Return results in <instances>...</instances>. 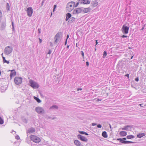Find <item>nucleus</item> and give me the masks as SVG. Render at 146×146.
<instances>
[{
    "instance_id": "1",
    "label": "nucleus",
    "mask_w": 146,
    "mask_h": 146,
    "mask_svg": "<svg viewBox=\"0 0 146 146\" xmlns=\"http://www.w3.org/2000/svg\"><path fill=\"white\" fill-rule=\"evenodd\" d=\"M75 3L73 1H71L68 3L66 6V10L68 12H70L73 10L74 7Z\"/></svg>"
},
{
    "instance_id": "2",
    "label": "nucleus",
    "mask_w": 146,
    "mask_h": 146,
    "mask_svg": "<svg viewBox=\"0 0 146 146\" xmlns=\"http://www.w3.org/2000/svg\"><path fill=\"white\" fill-rule=\"evenodd\" d=\"M62 33L61 32L58 33L55 35L54 39H55L54 44L56 43L58 41L61 40L62 37Z\"/></svg>"
},
{
    "instance_id": "3",
    "label": "nucleus",
    "mask_w": 146,
    "mask_h": 146,
    "mask_svg": "<svg viewBox=\"0 0 146 146\" xmlns=\"http://www.w3.org/2000/svg\"><path fill=\"white\" fill-rule=\"evenodd\" d=\"M29 83L30 86L34 89L38 88L39 87L38 84L33 80H29Z\"/></svg>"
},
{
    "instance_id": "4",
    "label": "nucleus",
    "mask_w": 146,
    "mask_h": 146,
    "mask_svg": "<svg viewBox=\"0 0 146 146\" xmlns=\"http://www.w3.org/2000/svg\"><path fill=\"white\" fill-rule=\"evenodd\" d=\"M31 140L36 143H38L41 141V139L38 137L34 135H31L30 137Z\"/></svg>"
},
{
    "instance_id": "5",
    "label": "nucleus",
    "mask_w": 146,
    "mask_h": 146,
    "mask_svg": "<svg viewBox=\"0 0 146 146\" xmlns=\"http://www.w3.org/2000/svg\"><path fill=\"white\" fill-rule=\"evenodd\" d=\"M13 50L12 47L8 46L5 48L4 52L5 54L8 55L12 52Z\"/></svg>"
},
{
    "instance_id": "6",
    "label": "nucleus",
    "mask_w": 146,
    "mask_h": 146,
    "mask_svg": "<svg viewBox=\"0 0 146 146\" xmlns=\"http://www.w3.org/2000/svg\"><path fill=\"white\" fill-rule=\"evenodd\" d=\"M35 110L36 112L40 114H43L45 113L44 109L40 107H36L35 108Z\"/></svg>"
},
{
    "instance_id": "7",
    "label": "nucleus",
    "mask_w": 146,
    "mask_h": 146,
    "mask_svg": "<svg viewBox=\"0 0 146 146\" xmlns=\"http://www.w3.org/2000/svg\"><path fill=\"white\" fill-rule=\"evenodd\" d=\"M129 27L126 26V25L125 24L122 26L121 31L123 34H127L128 33Z\"/></svg>"
},
{
    "instance_id": "8",
    "label": "nucleus",
    "mask_w": 146,
    "mask_h": 146,
    "mask_svg": "<svg viewBox=\"0 0 146 146\" xmlns=\"http://www.w3.org/2000/svg\"><path fill=\"white\" fill-rule=\"evenodd\" d=\"M22 79L21 77H16L14 78V82L17 85L21 84L22 82Z\"/></svg>"
},
{
    "instance_id": "9",
    "label": "nucleus",
    "mask_w": 146,
    "mask_h": 146,
    "mask_svg": "<svg viewBox=\"0 0 146 146\" xmlns=\"http://www.w3.org/2000/svg\"><path fill=\"white\" fill-rule=\"evenodd\" d=\"M117 140L119 141L121 143L123 144H129L130 143H134L135 142L133 141H127L123 140L121 139V138H118L117 139Z\"/></svg>"
},
{
    "instance_id": "10",
    "label": "nucleus",
    "mask_w": 146,
    "mask_h": 146,
    "mask_svg": "<svg viewBox=\"0 0 146 146\" xmlns=\"http://www.w3.org/2000/svg\"><path fill=\"white\" fill-rule=\"evenodd\" d=\"M27 15L29 17H31L33 13V10L32 7H29L27 9Z\"/></svg>"
},
{
    "instance_id": "11",
    "label": "nucleus",
    "mask_w": 146,
    "mask_h": 146,
    "mask_svg": "<svg viewBox=\"0 0 146 146\" xmlns=\"http://www.w3.org/2000/svg\"><path fill=\"white\" fill-rule=\"evenodd\" d=\"M83 7L82 8H79L75 9L73 12V14H78L80 13L82 11Z\"/></svg>"
},
{
    "instance_id": "12",
    "label": "nucleus",
    "mask_w": 146,
    "mask_h": 146,
    "mask_svg": "<svg viewBox=\"0 0 146 146\" xmlns=\"http://www.w3.org/2000/svg\"><path fill=\"white\" fill-rule=\"evenodd\" d=\"M77 137L78 139L82 141L86 142L88 141V140L86 138L80 134H78L77 136Z\"/></svg>"
},
{
    "instance_id": "13",
    "label": "nucleus",
    "mask_w": 146,
    "mask_h": 146,
    "mask_svg": "<svg viewBox=\"0 0 146 146\" xmlns=\"http://www.w3.org/2000/svg\"><path fill=\"white\" fill-rule=\"evenodd\" d=\"M81 4H89L90 3V1L88 0H78Z\"/></svg>"
},
{
    "instance_id": "14",
    "label": "nucleus",
    "mask_w": 146,
    "mask_h": 146,
    "mask_svg": "<svg viewBox=\"0 0 146 146\" xmlns=\"http://www.w3.org/2000/svg\"><path fill=\"white\" fill-rule=\"evenodd\" d=\"M132 127V126L127 125L124 127L121 128L123 130H129V129H131Z\"/></svg>"
},
{
    "instance_id": "15",
    "label": "nucleus",
    "mask_w": 146,
    "mask_h": 146,
    "mask_svg": "<svg viewBox=\"0 0 146 146\" xmlns=\"http://www.w3.org/2000/svg\"><path fill=\"white\" fill-rule=\"evenodd\" d=\"M6 26L5 21H2L1 24V28L2 29H4Z\"/></svg>"
},
{
    "instance_id": "16",
    "label": "nucleus",
    "mask_w": 146,
    "mask_h": 146,
    "mask_svg": "<svg viewBox=\"0 0 146 146\" xmlns=\"http://www.w3.org/2000/svg\"><path fill=\"white\" fill-rule=\"evenodd\" d=\"M74 143L77 146H82V145H81V144L80 141L77 140H74Z\"/></svg>"
},
{
    "instance_id": "17",
    "label": "nucleus",
    "mask_w": 146,
    "mask_h": 146,
    "mask_svg": "<svg viewBox=\"0 0 146 146\" xmlns=\"http://www.w3.org/2000/svg\"><path fill=\"white\" fill-rule=\"evenodd\" d=\"M91 10V9L89 7L84 8L83 10V12L84 13H87L90 12Z\"/></svg>"
},
{
    "instance_id": "18",
    "label": "nucleus",
    "mask_w": 146,
    "mask_h": 146,
    "mask_svg": "<svg viewBox=\"0 0 146 146\" xmlns=\"http://www.w3.org/2000/svg\"><path fill=\"white\" fill-rule=\"evenodd\" d=\"M16 75V72L15 70H12L10 74V77L11 78L13 76H15Z\"/></svg>"
},
{
    "instance_id": "19",
    "label": "nucleus",
    "mask_w": 146,
    "mask_h": 146,
    "mask_svg": "<svg viewBox=\"0 0 146 146\" xmlns=\"http://www.w3.org/2000/svg\"><path fill=\"white\" fill-rule=\"evenodd\" d=\"M119 134L122 136H125L127 135V133L125 131H121L119 133Z\"/></svg>"
},
{
    "instance_id": "20",
    "label": "nucleus",
    "mask_w": 146,
    "mask_h": 146,
    "mask_svg": "<svg viewBox=\"0 0 146 146\" xmlns=\"http://www.w3.org/2000/svg\"><path fill=\"white\" fill-rule=\"evenodd\" d=\"M71 16L72 15L70 13H67L66 14V17L65 19L66 21H68L69 19L71 17Z\"/></svg>"
},
{
    "instance_id": "21",
    "label": "nucleus",
    "mask_w": 146,
    "mask_h": 146,
    "mask_svg": "<svg viewBox=\"0 0 146 146\" xmlns=\"http://www.w3.org/2000/svg\"><path fill=\"white\" fill-rule=\"evenodd\" d=\"M35 131V129L33 127H31L28 129V132L29 133H31L34 132Z\"/></svg>"
},
{
    "instance_id": "22",
    "label": "nucleus",
    "mask_w": 146,
    "mask_h": 146,
    "mask_svg": "<svg viewBox=\"0 0 146 146\" xmlns=\"http://www.w3.org/2000/svg\"><path fill=\"white\" fill-rule=\"evenodd\" d=\"M102 135L103 137L105 138H107L108 137L107 132L106 131H104L102 132Z\"/></svg>"
},
{
    "instance_id": "23",
    "label": "nucleus",
    "mask_w": 146,
    "mask_h": 146,
    "mask_svg": "<svg viewBox=\"0 0 146 146\" xmlns=\"http://www.w3.org/2000/svg\"><path fill=\"white\" fill-rule=\"evenodd\" d=\"M58 106L56 105H53L50 108V110L52 109H58Z\"/></svg>"
},
{
    "instance_id": "24",
    "label": "nucleus",
    "mask_w": 146,
    "mask_h": 146,
    "mask_svg": "<svg viewBox=\"0 0 146 146\" xmlns=\"http://www.w3.org/2000/svg\"><path fill=\"white\" fill-rule=\"evenodd\" d=\"M91 3L92 4V6L94 7L98 5V3L96 1H94L92 2Z\"/></svg>"
},
{
    "instance_id": "25",
    "label": "nucleus",
    "mask_w": 146,
    "mask_h": 146,
    "mask_svg": "<svg viewBox=\"0 0 146 146\" xmlns=\"http://www.w3.org/2000/svg\"><path fill=\"white\" fill-rule=\"evenodd\" d=\"M145 134L144 133H139L137 135V137L138 138H141L144 136Z\"/></svg>"
},
{
    "instance_id": "26",
    "label": "nucleus",
    "mask_w": 146,
    "mask_h": 146,
    "mask_svg": "<svg viewBox=\"0 0 146 146\" xmlns=\"http://www.w3.org/2000/svg\"><path fill=\"white\" fill-rule=\"evenodd\" d=\"M75 20V18L74 17H72L71 18L68 22L69 23H71L73 22Z\"/></svg>"
},
{
    "instance_id": "27",
    "label": "nucleus",
    "mask_w": 146,
    "mask_h": 146,
    "mask_svg": "<svg viewBox=\"0 0 146 146\" xmlns=\"http://www.w3.org/2000/svg\"><path fill=\"white\" fill-rule=\"evenodd\" d=\"M1 91L2 92H4L6 90V88L3 86H2L0 87Z\"/></svg>"
},
{
    "instance_id": "28",
    "label": "nucleus",
    "mask_w": 146,
    "mask_h": 146,
    "mask_svg": "<svg viewBox=\"0 0 146 146\" xmlns=\"http://www.w3.org/2000/svg\"><path fill=\"white\" fill-rule=\"evenodd\" d=\"M34 99L38 103H40L41 102V100L38 97L34 96Z\"/></svg>"
},
{
    "instance_id": "29",
    "label": "nucleus",
    "mask_w": 146,
    "mask_h": 146,
    "mask_svg": "<svg viewBox=\"0 0 146 146\" xmlns=\"http://www.w3.org/2000/svg\"><path fill=\"white\" fill-rule=\"evenodd\" d=\"M3 61L4 63H6L7 64H9V61L7 60H5V57H4V56H3Z\"/></svg>"
},
{
    "instance_id": "30",
    "label": "nucleus",
    "mask_w": 146,
    "mask_h": 146,
    "mask_svg": "<svg viewBox=\"0 0 146 146\" xmlns=\"http://www.w3.org/2000/svg\"><path fill=\"white\" fill-rule=\"evenodd\" d=\"M79 132L80 134H85L86 135H88V133L84 131H79Z\"/></svg>"
},
{
    "instance_id": "31",
    "label": "nucleus",
    "mask_w": 146,
    "mask_h": 146,
    "mask_svg": "<svg viewBox=\"0 0 146 146\" xmlns=\"http://www.w3.org/2000/svg\"><path fill=\"white\" fill-rule=\"evenodd\" d=\"M126 137L127 139H129L134 138V136L133 135H127Z\"/></svg>"
},
{
    "instance_id": "32",
    "label": "nucleus",
    "mask_w": 146,
    "mask_h": 146,
    "mask_svg": "<svg viewBox=\"0 0 146 146\" xmlns=\"http://www.w3.org/2000/svg\"><path fill=\"white\" fill-rule=\"evenodd\" d=\"M6 8L7 10L8 11H9L10 10V6L8 3H7Z\"/></svg>"
},
{
    "instance_id": "33",
    "label": "nucleus",
    "mask_w": 146,
    "mask_h": 146,
    "mask_svg": "<svg viewBox=\"0 0 146 146\" xmlns=\"http://www.w3.org/2000/svg\"><path fill=\"white\" fill-rule=\"evenodd\" d=\"M22 120L25 123H27V119L25 118H22Z\"/></svg>"
},
{
    "instance_id": "34",
    "label": "nucleus",
    "mask_w": 146,
    "mask_h": 146,
    "mask_svg": "<svg viewBox=\"0 0 146 146\" xmlns=\"http://www.w3.org/2000/svg\"><path fill=\"white\" fill-rule=\"evenodd\" d=\"M4 123V121L3 119L0 116V124H2Z\"/></svg>"
},
{
    "instance_id": "35",
    "label": "nucleus",
    "mask_w": 146,
    "mask_h": 146,
    "mask_svg": "<svg viewBox=\"0 0 146 146\" xmlns=\"http://www.w3.org/2000/svg\"><path fill=\"white\" fill-rule=\"evenodd\" d=\"M107 55V52L106 51H104L103 53V57L105 58Z\"/></svg>"
},
{
    "instance_id": "36",
    "label": "nucleus",
    "mask_w": 146,
    "mask_h": 146,
    "mask_svg": "<svg viewBox=\"0 0 146 146\" xmlns=\"http://www.w3.org/2000/svg\"><path fill=\"white\" fill-rule=\"evenodd\" d=\"M47 118H49L50 119H55V117L52 118V117H51L50 116H47Z\"/></svg>"
},
{
    "instance_id": "37",
    "label": "nucleus",
    "mask_w": 146,
    "mask_h": 146,
    "mask_svg": "<svg viewBox=\"0 0 146 146\" xmlns=\"http://www.w3.org/2000/svg\"><path fill=\"white\" fill-rule=\"evenodd\" d=\"M139 106L141 107H143L146 106V104L145 105L143 104H139Z\"/></svg>"
},
{
    "instance_id": "38",
    "label": "nucleus",
    "mask_w": 146,
    "mask_h": 146,
    "mask_svg": "<svg viewBox=\"0 0 146 146\" xmlns=\"http://www.w3.org/2000/svg\"><path fill=\"white\" fill-rule=\"evenodd\" d=\"M97 127L98 128H101L102 127V126L101 125L99 124L97 125Z\"/></svg>"
},
{
    "instance_id": "39",
    "label": "nucleus",
    "mask_w": 146,
    "mask_h": 146,
    "mask_svg": "<svg viewBox=\"0 0 146 146\" xmlns=\"http://www.w3.org/2000/svg\"><path fill=\"white\" fill-rule=\"evenodd\" d=\"M15 138L17 140H19L20 139V137L18 135H17L15 136Z\"/></svg>"
},
{
    "instance_id": "40",
    "label": "nucleus",
    "mask_w": 146,
    "mask_h": 146,
    "mask_svg": "<svg viewBox=\"0 0 146 146\" xmlns=\"http://www.w3.org/2000/svg\"><path fill=\"white\" fill-rule=\"evenodd\" d=\"M45 0H43L42 2V3H41V7H42L43 5V3H44V1H45Z\"/></svg>"
},
{
    "instance_id": "41",
    "label": "nucleus",
    "mask_w": 146,
    "mask_h": 146,
    "mask_svg": "<svg viewBox=\"0 0 146 146\" xmlns=\"http://www.w3.org/2000/svg\"><path fill=\"white\" fill-rule=\"evenodd\" d=\"M79 3H80L78 1V2H77L75 5H74V7H76L78 6V5Z\"/></svg>"
},
{
    "instance_id": "42",
    "label": "nucleus",
    "mask_w": 146,
    "mask_h": 146,
    "mask_svg": "<svg viewBox=\"0 0 146 146\" xmlns=\"http://www.w3.org/2000/svg\"><path fill=\"white\" fill-rule=\"evenodd\" d=\"M81 54L82 56L83 57H84V53L83 52V51H81Z\"/></svg>"
},
{
    "instance_id": "43",
    "label": "nucleus",
    "mask_w": 146,
    "mask_h": 146,
    "mask_svg": "<svg viewBox=\"0 0 146 146\" xmlns=\"http://www.w3.org/2000/svg\"><path fill=\"white\" fill-rule=\"evenodd\" d=\"M121 37L123 38H124L125 37L126 38L127 37V36L126 35H123L122 36H121Z\"/></svg>"
},
{
    "instance_id": "44",
    "label": "nucleus",
    "mask_w": 146,
    "mask_h": 146,
    "mask_svg": "<svg viewBox=\"0 0 146 146\" xmlns=\"http://www.w3.org/2000/svg\"><path fill=\"white\" fill-rule=\"evenodd\" d=\"M38 33L40 34L41 33V29H38Z\"/></svg>"
},
{
    "instance_id": "45",
    "label": "nucleus",
    "mask_w": 146,
    "mask_h": 146,
    "mask_svg": "<svg viewBox=\"0 0 146 146\" xmlns=\"http://www.w3.org/2000/svg\"><path fill=\"white\" fill-rule=\"evenodd\" d=\"M135 80L137 81V82H138V81H139V78H138V77H137V78H136L135 79Z\"/></svg>"
},
{
    "instance_id": "46",
    "label": "nucleus",
    "mask_w": 146,
    "mask_h": 146,
    "mask_svg": "<svg viewBox=\"0 0 146 146\" xmlns=\"http://www.w3.org/2000/svg\"><path fill=\"white\" fill-rule=\"evenodd\" d=\"M96 125H97V124L96 123H93L92 124V126H94Z\"/></svg>"
},
{
    "instance_id": "47",
    "label": "nucleus",
    "mask_w": 146,
    "mask_h": 146,
    "mask_svg": "<svg viewBox=\"0 0 146 146\" xmlns=\"http://www.w3.org/2000/svg\"><path fill=\"white\" fill-rule=\"evenodd\" d=\"M86 65L87 66H88L89 65V63L88 62H86Z\"/></svg>"
},
{
    "instance_id": "48",
    "label": "nucleus",
    "mask_w": 146,
    "mask_h": 146,
    "mask_svg": "<svg viewBox=\"0 0 146 146\" xmlns=\"http://www.w3.org/2000/svg\"><path fill=\"white\" fill-rule=\"evenodd\" d=\"M125 76L126 77H127L128 78H129V74H127L125 75Z\"/></svg>"
},
{
    "instance_id": "49",
    "label": "nucleus",
    "mask_w": 146,
    "mask_h": 146,
    "mask_svg": "<svg viewBox=\"0 0 146 146\" xmlns=\"http://www.w3.org/2000/svg\"><path fill=\"white\" fill-rule=\"evenodd\" d=\"M56 5H54V9H53V11L56 8Z\"/></svg>"
},
{
    "instance_id": "50",
    "label": "nucleus",
    "mask_w": 146,
    "mask_h": 146,
    "mask_svg": "<svg viewBox=\"0 0 146 146\" xmlns=\"http://www.w3.org/2000/svg\"><path fill=\"white\" fill-rule=\"evenodd\" d=\"M51 50H49L48 52V54H51Z\"/></svg>"
},
{
    "instance_id": "51",
    "label": "nucleus",
    "mask_w": 146,
    "mask_h": 146,
    "mask_svg": "<svg viewBox=\"0 0 146 146\" xmlns=\"http://www.w3.org/2000/svg\"><path fill=\"white\" fill-rule=\"evenodd\" d=\"M82 90V89L81 88H78L77 89V91H79V90Z\"/></svg>"
},
{
    "instance_id": "52",
    "label": "nucleus",
    "mask_w": 146,
    "mask_h": 146,
    "mask_svg": "<svg viewBox=\"0 0 146 146\" xmlns=\"http://www.w3.org/2000/svg\"><path fill=\"white\" fill-rule=\"evenodd\" d=\"M121 139H122V140H125L126 139V138L125 137Z\"/></svg>"
},
{
    "instance_id": "53",
    "label": "nucleus",
    "mask_w": 146,
    "mask_h": 146,
    "mask_svg": "<svg viewBox=\"0 0 146 146\" xmlns=\"http://www.w3.org/2000/svg\"><path fill=\"white\" fill-rule=\"evenodd\" d=\"M39 42H40V43H41L42 42V40L40 38H39Z\"/></svg>"
},
{
    "instance_id": "54",
    "label": "nucleus",
    "mask_w": 146,
    "mask_h": 146,
    "mask_svg": "<svg viewBox=\"0 0 146 146\" xmlns=\"http://www.w3.org/2000/svg\"><path fill=\"white\" fill-rule=\"evenodd\" d=\"M12 27H14V23L13 22H12Z\"/></svg>"
},
{
    "instance_id": "55",
    "label": "nucleus",
    "mask_w": 146,
    "mask_h": 146,
    "mask_svg": "<svg viewBox=\"0 0 146 146\" xmlns=\"http://www.w3.org/2000/svg\"><path fill=\"white\" fill-rule=\"evenodd\" d=\"M69 35H67V36H66V40H67V39L69 38Z\"/></svg>"
},
{
    "instance_id": "56",
    "label": "nucleus",
    "mask_w": 146,
    "mask_h": 146,
    "mask_svg": "<svg viewBox=\"0 0 146 146\" xmlns=\"http://www.w3.org/2000/svg\"><path fill=\"white\" fill-rule=\"evenodd\" d=\"M67 42V40H66V41L65 42V45H66Z\"/></svg>"
},
{
    "instance_id": "57",
    "label": "nucleus",
    "mask_w": 146,
    "mask_h": 146,
    "mask_svg": "<svg viewBox=\"0 0 146 146\" xmlns=\"http://www.w3.org/2000/svg\"><path fill=\"white\" fill-rule=\"evenodd\" d=\"M96 45L98 44V42L97 41L98 40H96Z\"/></svg>"
},
{
    "instance_id": "58",
    "label": "nucleus",
    "mask_w": 146,
    "mask_h": 146,
    "mask_svg": "<svg viewBox=\"0 0 146 146\" xmlns=\"http://www.w3.org/2000/svg\"><path fill=\"white\" fill-rule=\"evenodd\" d=\"M50 45L52 46V43L51 42L50 43Z\"/></svg>"
},
{
    "instance_id": "59",
    "label": "nucleus",
    "mask_w": 146,
    "mask_h": 146,
    "mask_svg": "<svg viewBox=\"0 0 146 146\" xmlns=\"http://www.w3.org/2000/svg\"><path fill=\"white\" fill-rule=\"evenodd\" d=\"M101 100H100V99H97V101H98V102H99V101H101Z\"/></svg>"
},
{
    "instance_id": "60",
    "label": "nucleus",
    "mask_w": 146,
    "mask_h": 146,
    "mask_svg": "<svg viewBox=\"0 0 146 146\" xmlns=\"http://www.w3.org/2000/svg\"><path fill=\"white\" fill-rule=\"evenodd\" d=\"M69 46L68 45L67 46V48H69Z\"/></svg>"
},
{
    "instance_id": "61",
    "label": "nucleus",
    "mask_w": 146,
    "mask_h": 146,
    "mask_svg": "<svg viewBox=\"0 0 146 146\" xmlns=\"http://www.w3.org/2000/svg\"><path fill=\"white\" fill-rule=\"evenodd\" d=\"M12 29L13 30H14V27H13V28H12Z\"/></svg>"
},
{
    "instance_id": "62",
    "label": "nucleus",
    "mask_w": 146,
    "mask_h": 146,
    "mask_svg": "<svg viewBox=\"0 0 146 146\" xmlns=\"http://www.w3.org/2000/svg\"><path fill=\"white\" fill-rule=\"evenodd\" d=\"M3 53H2V54H1V55H2V57H3Z\"/></svg>"
},
{
    "instance_id": "63",
    "label": "nucleus",
    "mask_w": 146,
    "mask_h": 146,
    "mask_svg": "<svg viewBox=\"0 0 146 146\" xmlns=\"http://www.w3.org/2000/svg\"><path fill=\"white\" fill-rule=\"evenodd\" d=\"M144 27H143L141 30H143L144 29Z\"/></svg>"
},
{
    "instance_id": "64",
    "label": "nucleus",
    "mask_w": 146,
    "mask_h": 146,
    "mask_svg": "<svg viewBox=\"0 0 146 146\" xmlns=\"http://www.w3.org/2000/svg\"><path fill=\"white\" fill-rule=\"evenodd\" d=\"M76 46H77V43H76Z\"/></svg>"
}]
</instances>
